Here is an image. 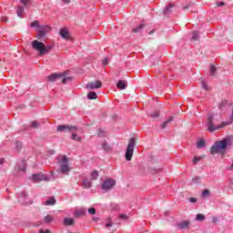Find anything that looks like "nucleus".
Returning a JSON list of instances; mask_svg holds the SVG:
<instances>
[{"label":"nucleus","instance_id":"nucleus-1","mask_svg":"<svg viewBox=\"0 0 233 233\" xmlns=\"http://www.w3.org/2000/svg\"><path fill=\"white\" fill-rule=\"evenodd\" d=\"M233 118H218L211 117L208 119V132H216V130H221V128H225V127H228L232 125Z\"/></svg>","mask_w":233,"mask_h":233},{"label":"nucleus","instance_id":"nucleus-2","mask_svg":"<svg viewBox=\"0 0 233 233\" xmlns=\"http://www.w3.org/2000/svg\"><path fill=\"white\" fill-rule=\"evenodd\" d=\"M233 145V137L229 136L220 141H217L210 148V154H225V150Z\"/></svg>","mask_w":233,"mask_h":233},{"label":"nucleus","instance_id":"nucleus-3","mask_svg":"<svg viewBox=\"0 0 233 233\" xmlns=\"http://www.w3.org/2000/svg\"><path fill=\"white\" fill-rule=\"evenodd\" d=\"M32 46L34 50H36V52H38L39 56H45L54 48V46L52 45L45 46L43 42H39L37 40H34L32 42Z\"/></svg>","mask_w":233,"mask_h":233},{"label":"nucleus","instance_id":"nucleus-4","mask_svg":"<svg viewBox=\"0 0 233 233\" xmlns=\"http://www.w3.org/2000/svg\"><path fill=\"white\" fill-rule=\"evenodd\" d=\"M136 143H137V139H136V137H131L129 139L126 150V161L132 160V157L134 156V148H136Z\"/></svg>","mask_w":233,"mask_h":233},{"label":"nucleus","instance_id":"nucleus-5","mask_svg":"<svg viewBox=\"0 0 233 233\" xmlns=\"http://www.w3.org/2000/svg\"><path fill=\"white\" fill-rule=\"evenodd\" d=\"M62 78V83L65 85L66 83H68V81H70L72 78L70 76H65V75L63 74H52L48 76V81H51L52 83H54V81Z\"/></svg>","mask_w":233,"mask_h":233},{"label":"nucleus","instance_id":"nucleus-6","mask_svg":"<svg viewBox=\"0 0 233 233\" xmlns=\"http://www.w3.org/2000/svg\"><path fill=\"white\" fill-rule=\"evenodd\" d=\"M21 5L17 7L16 14L18 17H23V14H25V8H27L32 5V0H20Z\"/></svg>","mask_w":233,"mask_h":233},{"label":"nucleus","instance_id":"nucleus-7","mask_svg":"<svg viewBox=\"0 0 233 233\" xmlns=\"http://www.w3.org/2000/svg\"><path fill=\"white\" fill-rule=\"evenodd\" d=\"M60 165V170L62 174H66L67 172L70 171V166L68 165V157L66 156H64L59 162Z\"/></svg>","mask_w":233,"mask_h":233},{"label":"nucleus","instance_id":"nucleus-8","mask_svg":"<svg viewBox=\"0 0 233 233\" xmlns=\"http://www.w3.org/2000/svg\"><path fill=\"white\" fill-rule=\"evenodd\" d=\"M51 29L52 28L49 25H41L40 28L37 29V39H43V37H45V35H46Z\"/></svg>","mask_w":233,"mask_h":233},{"label":"nucleus","instance_id":"nucleus-9","mask_svg":"<svg viewBox=\"0 0 233 233\" xmlns=\"http://www.w3.org/2000/svg\"><path fill=\"white\" fill-rule=\"evenodd\" d=\"M57 132H76L77 127L71 125H60L57 127Z\"/></svg>","mask_w":233,"mask_h":233},{"label":"nucleus","instance_id":"nucleus-10","mask_svg":"<svg viewBox=\"0 0 233 233\" xmlns=\"http://www.w3.org/2000/svg\"><path fill=\"white\" fill-rule=\"evenodd\" d=\"M101 187H102V190H106V191L112 190V188L116 187V180L108 178L103 182Z\"/></svg>","mask_w":233,"mask_h":233},{"label":"nucleus","instance_id":"nucleus-11","mask_svg":"<svg viewBox=\"0 0 233 233\" xmlns=\"http://www.w3.org/2000/svg\"><path fill=\"white\" fill-rule=\"evenodd\" d=\"M103 86V84L99 80H95L93 82H88L86 86V88L87 90H96L97 88H101Z\"/></svg>","mask_w":233,"mask_h":233},{"label":"nucleus","instance_id":"nucleus-12","mask_svg":"<svg viewBox=\"0 0 233 233\" xmlns=\"http://www.w3.org/2000/svg\"><path fill=\"white\" fill-rule=\"evenodd\" d=\"M34 183H39V181H47L46 176L41 174H35L31 177Z\"/></svg>","mask_w":233,"mask_h":233},{"label":"nucleus","instance_id":"nucleus-13","mask_svg":"<svg viewBox=\"0 0 233 233\" xmlns=\"http://www.w3.org/2000/svg\"><path fill=\"white\" fill-rule=\"evenodd\" d=\"M178 228L185 230L187 227H190V220H183L182 222L177 224Z\"/></svg>","mask_w":233,"mask_h":233},{"label":"nucleus","instance_id":"nucleus-14","mask_svg":"<svg viewBox=\"0 0 233 233\" xmlns=\"http://www.w3.org/2000/svg\"><path fill=\"white\" fill-rule=\"evenodd\" d=\"M64 225H66V227H74V225H76V220H74V218H66L64 219Z\"/></svg>","mask_w":233,"mask_h":233},{"label":"nucleus","instance_id":"nucleus-15","mask_svg":"<svg viewBox=\"0 0 233 233\" xmlns=\"http://www.w3.org/2000/svg\"><path fill=\"white\" fill-rule=\"evenodd\" d=\"M60 35L63 39H68V29L64 27L60 30Z\"/></svg>","mask_w":233,"mask_h":233},{"label":"nucleus","instance_id":"nucleus-16","mask_svg":"<svg viewBox=\"0 0 233 233\" xmlns=\"http://www.w3.org/2000/svg\"><path fill=\"white\" fill-rule=\"evenodd\" d=\"M86 212V211L85 209H78L75 212V218H83V216H85Z\"/></svg>","mask_w":233,"mask_h":233},{"label":"nucleus","instance_id":"nucleus-17","mask_svg":"<svg viewBox=\"0 0 233 233\" xmlns=\"http://www.w3.org/2000/svg\"><path fill=\"white\" fill-rule=\"evenodd\" d=\"M117 88H119L120 90H125V88H127V84L125 83V81L123 80H119L116 84Z\"/></svg>","mask_w":233,"mask_h":233},{"label":"nucleus","instance_id":"nucleus-18","mask_svg":"<svg viewBox=\"0 0 233 233\" xmlns=\"http://www.w3.org/2000/svg\"><path fill=\"white\" fill-rule=\"evenodd\" d=\"M96 136L98 137H106V131L103 130L102 128H98L96 131Z\"/></svg>","mask_w":233,"mask_h":233},{"label":"nucleus","instance_id":"nucleus-19","mask_svg":"<svg viewBox=\"0 0 233 233\" xmlns=\"http://www.w3.org/2000/svg\"><path fill=\"white\" fill-rule=\"evenodd\" d=\"M102 148L105 150V152H110V150H112V147L106 142L103 143Z\"/></svg>","mask_w":233,"mask_h":233},{"label":"nucleus","instance_id":"nucleus-20","mask_svg":"<svg viewBox=\"0 0 233 233\" xmlns=\"http://www.w3.org/2000/svg\"><path fill=\"white\" fill-rule=\"evenodd\" d=\"M202 159H205V156L194 157L193 165H197L199 161H202Z\"/></svg>","mask_w":233,"mask_h":233},{"label":"nucleus","instance_id":"nucleus-21","mask_svg":"<svg viewBox=\"0 0 233 233\" xmlns=\"http://www.w3.org/2000/svg\"><path fill=\"white\" fill-rule=\"evenodd\" d=\"M172 8H174V5L170 4L168 6H167L164 9V15H167L170 14Z\"/></svg>","mask_w":233,"mask_h":233},{"label":"nucleus","instance_id":"nucleus-22","mask_svg":"<svg viewBox=\"0 0 233 233\" xmlns=\"http://www.w3.org/2000/svg\"><path fill=\"white\" fill-rule=\"evenodd\" d=\"M143 28H145V25L141 24L138 26H137L136 28H133V32L135 34H137V33L141 32V30H143Z\"/></svg>","mask_w":233,"mask_h":233},{"label":"nucleus","instance_id":"nucleus-23","mask_svg":"<svg viewBox=\"0 0 233 233\" xmlns=\"http://www.w3.org/2000/svg\"><path fill=\"white\" fill-rule=\"evenodd\" d=\"M87 99H97V94L94 91L87 94Z\"/></svg>","mask_w":233,"mask_h":233},{"label":"nucleus","instance_id":"nucleus-24","mask_svg":"<svg viewBox=\"0 0 233 233\" xmlns=\"http://www.w3.org/2000/svg\"><path fill=\"white\" fill-rule=\"evenodd\" d=\"M30 26L32 28H36V30H39V28H41V25H39L38 21H34L30 24Z\"/></svg>","mask_w":233,"mask_h":233},{"label":"nucleus","instance_id":"nucleus-25","mask_svg":"<svg viewBox=\"0 0 233 233\" xmlns=\"http://www.w3.org/2000/svg\"><path fill=\"white\" fill-rule=\"evenodd\" d=\"M45 205H49V206H54L56 205V198H51L48 200H46L45 202Z\"/></svg>","mask_w":233,"mask_h":233},{"label":"nucleus","instance_id":"nucleus-26","mask_svg":"<svg viewBox=\"0 0 233 233\" xmlns=\"http://www.w3.org/2000/svg\"><path fill=\"white\" fill-rule=\"evenodd\" d=\"M45 223H52L54 221V217L51 215H46L44 218Z\"/></svg>","mask_w":233,"mask_h":233},{"label":"nucleus","instance_id":"nucleus-27","mask_svg":"<svg viewBox=\"0 0 233 233\" xmlns=\"http://www.w3.org/2000/svg\"><path fill=\"white\" fill-rule=\"evenodd\" d=\"M228 116L233 117V105L228 106Z\"/></svg>","mask_w":233,"mask_h":233},{"label":"nucleus","instance_id":"nucleus-28","mask_svg":"<svg viewBox=\"0 0 233 233\" xmlns=\"http://www.w3.org/2000/svg\"><path fill=\"white\" fill-rule=\"evenodd\" d=\"M168 123H172V118H168V119H167L166 121H164V122L161 124V128H167V125H168Z\"/></svg>","mask_w":233,"mask_h":233},{"label":"nucleus","instance_id":"nucleus-29","mask_svg":"<svg viewBox=\"0 0 233 233\" xmlns=\"http://www.w3.org/2000/svg\"><path fill=\"white\" fill-rule=\"evenodd\" d=\"M98 177H99V173H98L97 171H93V172L91 173V179H92L93 181H95V179H97Z\"/></svg>","mask_w":233,"mask_h":233},{"label":"nucleus","instance_id":"nucleus-30","mask_svg":"<svg viewBox=\"0 0 233 233\" xmlns=\"http://www.w3.org/2000/svg\"><path fill=\"white\" fill-rule=\"evenodd\" d=\"M196 220L197 221H205V215H203V214H197Z\"/></svg>","mask_w":233,"mask_h":233},{"label":"nucleus","instance_id":"nucleus-31","mask_svg":"<svg viewBox=\"0 0 233 233\" xmlns=\"http://www.w3.org/2000/svg\"><path fill=\"white\" fill-rule=\"evenodd\" d=\"M198 148H203L205 147V140L201 139L197 142Z\"/></svg>","mask_w":233,"mask_h":233},{"label":"nucleus","instance_id":"nucleus-32","mask_svg":"<svg viewBox=\"0 0 233 233\" xmlns=\"http://www.w3.org/2000/svg\"><path fill=\"white\" fill-rule=\"evenodd\" d=\"M92 187V182L90 180L84 181V188H90Z\"/></svg>","mask_w":233,"mask_h":233},{"label":"nucleus","instance_id":"nucleus-33","mask_svg":"<svg viewBox=\"0 0 233 233\" xmlns=\"http://www.w3.org/2000/svg\"><path fill=\"white\" fill-rule=\"evenodd\" d=\"M192 39L194 41H198V39H199V33L198 31L193 32Z\"/></svg>","mask_w":233,"mask_h":233},{"label":"nucleus","instance_id":"nucleus-34","mask_svg":"<svg viewBox=\"0 0 233 233\" xmlns=\"http://www.w3.org/2000/svg\"><path fill=\"white\" fill-rule=\"evenodd\" d=\"M209 75L210 76H215L216 75V66H210Z\"/></svg>","mask_w":233,"mask_h":233},{"label":"nucleus","instance_id":"nucleus-35","mask_svg":"<svg viewBox=\"0 0 233 233\" xmlns=\"http://www.w3.org/2000/svg\"><path fill=\"white\" fill-rule=\"evenodd\" d=\"M72 139L74 140V141H81V137H77V134H76V133H73V135H72Z\"/></svg>","mask_w":233,"mask_h":233},{"label":"nucleus","instance_id":"nucleus-36","mask_svg":"<svg viewBox=\"0 0 233 233\" xmlns=\"http://www.w3.org/2000/svg\"><path fill=\"white\" fill-rule=\"evenodd\" d=\"M201 86L204 90H208V86H207V82L205 80H201Z\"/></svg>","mask_w":233,"mask_h":233},{"label":"nucleus","instance_id":"nucleus-37","mask_svg":"<svg viewBox=\"0 0 233 233\" xmlns=\"http://www.w3.org/2000/svg\"><path fill=\"white\" fill-rule=\"evenodd\" d=\"M31 127H32V128H38L39 123H37V121H33V122H31Z\"/></svg>","mask_w":233,"mask_h":233},{"label":"nucleus","instance_id":"nucleus-38","mask_svg":"<svg viewBox=\"0 0 233 233\" xmlns=\"http://www.w3.org/2000/svg\"><path fill=\"white\" fill-rule=\"evenodd\" d=\"M160 116H162L160 111H155L151 116L159 117Z\"/></svg>","mask_w":233,"mask_h":233},{"label":"nucleus","instance_id":"nucleus-39","mask_svg":"<svg viewBox=\"0 0 233 233\" xmlns=\"http://www.w3.org/2000/svg\"><path fill=\"white\" fill-rule=\"evenodd\" d=\"M114 224L112 223V220L109 218L107 219V222L106 223V228H108L112 227Z\"/></svg>","mask_w":233,"mask_h":233},{"label":"nucleus","instance_id":"nucleus-40","mask_svg":"<svg viewBox=\"0 0 233 233\" xmlns=\"http://www.w3.org/2000/svg\"><path fill=\"white\" fill-rule=\"evenodd\" d=\"M202 196L204 198H206V196H210V191L208 189H205L203 192H202Z\"/></svg>","mask_w":233,"mask_h":233},{"label":"nucleus","instance_id":"nucleus-41","mask_svg":"<svg viewBox=\"0 0 233 233\" xmlns=\"http://www.w3.org/2000/svg\"><path fill=\"white\" fill-rule=\"evenodd\" d=\"M88 214L96 215V208H90L87 210Z\"/></svg>","mask_w":233,"mask_h":233},{"label":"nucleus","instance_id":"nucleus-42","mask_svg":"<svg viewBox=\"0 0 233 233\" xmlns=\"http://www.w3.org/2000/svg\"><path fill=\"white\" fill-rule=\"evenodd\" d=\"M108 63H109L108 57H106V58L102 61V65H103L104 66H106V65H108Z\"/></svg>","mask_w":233,"mask_h":233},{"label":"nucleus","instance_id":"nucleus-43","mask_svg":"<svg viewBox=\"0 0 233 233\" xmlns=\"http://www.w3.org/2000/svg\"><path fill=\"white\" fill-rule=\"evenodd\" d=\"M15 145L18 150H21V148H23V144L21 142H15Z\"/></svg>","mask_w":233,"mask_h":233},{"label":"nucleus","instance_id":"nucleus-44","mask_svg":"<svg viewBox=\"0 0 233 233\" xmlns=\"http://www.w3.org/2000/svg\"><path fill=\"white\" fill-rule=\"evenodd\" d=\"M217 6H225V2H218Z\"/></svg>","mask_w":233,"mask_h":233},{"label":"nucleus","instance_id":"nucleus-45","mask_svg":"<svg viewBox=\"0 0 233 233\" xmlns=\"http://www.w3.org/2000/svg\"><path fill=\"white\" fill-rule=\"evenodd\" d=\"M189 201H190V203H196V201H198V199H196V198H190Z\"/></svg>","mask_w":233,"mask_h":233},{"label":"nucleus","instance_id":"nucleus-46","mask_svg":"<svg viewBox=\"0 0 233 233\" xmlns=\"http://www.w3.org/2000/svg\"><path fill=\"white\" fill-rule=\"evenodd\" d=\"M212 223H218V218L217 217L212 218Z\"/></svg>","mask_w":233,"mask_h":233},{"label":"nucleus","instance_id":"nucleus-47","mask_svg":"<svg viewBox=\"0 0 233 233\" xmlns=\"http://www.w3.org/2000/svg\"><path fill=\"white\" fill-rule=\"evenodd\" d=\"M39 233H50V230L46 229V231L43 229L39 230Z\"/></svg>","mask_w":233,"mask_h":233},{"label":"nucleus","instance_id":"nucleus-48","mask_svg":"<svg viewBox=\"0 0 233 233\" xmlns=\"http://www.w3.org/2000/svg\"><path fill=\"white\" fill-rule=\"evenodd\" d=\"M120 219H127V215H120Z\"/></svg>","mask_w":233,"mask_h":233},{"label":"nucleus","instance_id":"nucleus-49","mask_svg":"<svg viewBox=\"0 0 233 233\" xmlns=\"http://www.w3.org/2000/svg\"><path fill=\"white\" fill-rule=\"evenodd\" d=\"M225 105H227V102H222V104L220 105V108H223V106H225Z\"/></svg>","mask_w":233,"mask_h":233},{"label":"nucleus","instance_id":"nucleus-50","mask_svg":"<svg viewBox=\"0 0 233 233\" xmlns=\"http://www.w3.org/2000/svg\"><path fill=\"white\" fill-rule=\"evenodd\" d=\"M5 163V158H0V165H3Z\"/></svg>","mask_w":233,"mask_h":233},{"label":"nucleus","instance_id":"nucleus-51","mask_svg":"<svg viewBox=\"0 0 233 233\" xmlns=\"http://www.w3.org/2000/svg\"><path fill=\"white\" fill-rule=\"evenodd\" d=\"M64 3H70V0H62Z\"/></svg>","mask_w":233,"mask_h":233},{"label":"nucleus","instance_id":"nucleus-52","mask_svg":"<svg viewBox=\"0 0 233 233\" xmlns=\"http://www.w3.org/2000/svg\"><path fill=\"white\" fill-rule=\"evenodd\" d=\"M5 21H6V18L5 19Z\"/></svg>","mask_w":233,"mask_h":233}]
</instances>
